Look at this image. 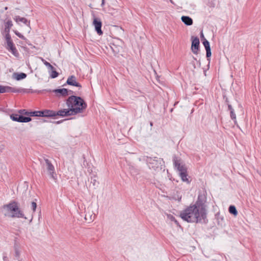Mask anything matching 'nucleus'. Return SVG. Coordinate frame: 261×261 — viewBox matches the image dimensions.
Listing matches in <instances>:
<instances>
[{"label": "nucleus", "mask_w": 261, "mask_h": 261, "mask_svg": "<svg viewBox=\"0 0 261 261\" xmlns=\"http://www.w3.org/2000/svg\"><path fill=\"white\" fill-rule=\"evenodd\" d=\"M117 10V8H112L111 7H110L109 9V10L110 11H112V10Z\"/></svg>", "instance_id": "ea45409f"}, {"label": "nucleus", "mask_w": 261, "mask_h": 261, "mask_svg": "<svg viewBox=\"0 0 261 261\" xmlns=\"http://www.w3.org/2000/svg\"><path fill=\"white\" fill-rule=\"evenodd\" d=\"M144 158L150 169H152L155 171L162 170V166L163 163L162 159L158 157L152 158L148 156H144Z\"/></svg>", "instance_id": "39448f33"}, {"label": "nucleus", "mask_w": 261, "mask_h": 261, "mask_svg": "<svg viewBox=\"0 0 261 261\" xmlns=\"http://www.w3.org/2000/svg\"><path fill=\"white\" fill-rule=\"evenodd\" d=\"M17 260H18V261H21V260H20L19 259H17Z\"/></svg>", "instance_id": "3c124183"}, {"label": "nucleus", "mask_w": 261, "mask_h": 261, "mask_svg": "<svg viewBox=\"0 0 261 261\" xmlns=\"http://www.w3.org/2000/svg\"><path fill=\"white\" fill-rule=\"evenodd\" d=\"M30 112L27 111L24 109L20 110L19 111V113L20 114H21V115H25L30 116Z\"/></svg>", "instance_id": "c756f323"}, {"label": "nucleus", "mask_w": 261, "mask_h": 261, "mask_svg": "<svg viewBox=\"0 0 261 261\" xmlns=\"http://www.w3.org/2000/svg\"><path fill=\"white\" fill-rule=\"evenodd\" d=\"M10 118L14 121L18 122H29L32 120L30 117H25L22 115L12 114L10 115Z\"/></svg>", "instance_id": "1a4fd4ad"}, {"label": "nucleus", "mask_w": 261, "mask_h": 261, "mask_svg": "<svg viewBox=\"0 0 261 261\" xmlns=\"http://www.w3.org/2000/svg\"><path fill=\"white\" fill-rule=\"evenodd\" d=\"M202 43H203L204 47H208V46H210L209 42L205 38H204V39L202 41Z\"/></svg>", "instance_id": "72a5a7b5"}, {"label": "nucleus", "mask_w": 261, "mask_h": 261, "mask_svg": "<svg viewBox=\"0 0 261 261\" xmlns=\"http://www.w3.org/2000/svg\"><path fill=\"white\" fill-rule=\"evenodd\" d=\"M2 211L5 216L7 215L6 212H12L13 214L12 217L24 218L23 212L19 208L18 203L15 201H12L8 204L4 205L2 207Z\"/></svg>", "instance_id": "7ed1b4c3"}, {"label": "nucleus", "mask_w": 261, "mask_h": 261, "mask_svg": "<svg viewBox=\"0 0 261 261\" xmlns=\"http://www.w3.org/2000/svg\"><path fill=\"white\" fill-rule=\"evenodd\" d=\"M74 112H75V110L71 109V108L61 109L58 111H56V116H58L62 117L74 115L75 114Z\"/></svg>", "instance_id": "9d476101"}, {"label": "nucleus", "mask_w": 261, "mask_h": 261, "mask_svg": "<svg viewBox=\"0 0 261 261\" xmlns=\"http://www.w3.org/2000/svg\"><path fill=\"white\" fill-rule=\"evenodd\" d=\"M202 43H203L204 47H208V46H210L209 42L205 38H204V39L202 41Z\"/></svg>", "instance_id": "473e14b6"}, {"label": "nucleus", "mask_w": 261, "mask_h": 261, "mask_svg": "<svg viewBox=\"0 0 261 261\" xmlns=\"http://www.w3.org/2000/svg\"><path fill=\"white\" fill-rule=\"evenodd\" d=\"M105 0H102L101 6L102 7L105 5Z\"/></svg>", "instance_id": "37998d69"}, {"label": "nucleus", "mask_w": 261, "mask_h": 261, "mask_svg": "<svg viewBox=\"0 0 261 261\" xmlns=\"http://www.w3.org/2000/svg\"><path fill=\"white\" fill-rule=\"evenodd\" d=\"M56 116V113L55 111L47 109L42 110V117L55 118Z\"/></svg>", "instance_id": "dca6fc26"}, {"label": "nucleus", "mask_w": 261, "mask_h": 261, "mask_svg": "<svg viewBox=\"0 0 261 261\" xmlns=\"http://www.w3.org/2000/svg\"><path fill=\"white\" fill-rule=\"evenodd\" d=\"M205 49L206 51H208V50H211L210 46H209L208 47H205Z\"/></svg>", "instance_id": "a19ab883"}, {"label": "nucleus", "mask_w": 261, "mask_h": 261, "mask_svg": "<svg viewBox=\"0 0 261 261\" xmlns=\"http://www.w3.org/2000/svg\"><path fill=\"white\" fill-rule=\"evenodd\" d=\"M206 201V197L204 195L199 194L198 196V198L195 204L193 205L196 206L199 211H201L202 213H207L206 212V205L205 202Z\"/></svg>", "instance_id": "423d86ee"}, {"label": "nucleus", "mask_w": 261, "mask_h": 261, "mask_svg": "<svg viewBox=\"0 0 261 261\" xmlns=\"http://www.w3.org/2000/svg\"><path fill=\"white\" fill-rule=\"evenodd\" d=\"M66 103L68 108L75 110V115L82 113L87 107L86 102L81 97L74 95L69 96Z\"/></svg>", "instance_id": "f03ea898"}, {"label": "nucleus", "mask_w": 261, "mask_h": 261, "mask_svg": "<svg viewBox=\"0 0 261 261\" xmlns=\"http://www.w3.org/2000/svg\"><path fill=\"white\" fill-rule=\"evenodd\" d=\"M207 213H202L201 211L196 206L190 205L184 210L180 212L181 218L189 223H201L202 221L205 222Z\"/></svg>", "instance_id": "f257e3e1"}, {"label": "nucleus", "mask_w": 261, "mask_h": 261, "mask_svg": "<svg viewBox=\"0 0 261 261\" xmlns=\"http://www.w3.org/2000/svg\"><path fill=\"white\" fill-rule=\"evenodd\" d=\"M51 70V74H50V77L51 78H53V79L57 77L58 76V75H59L58 72H57L54 69H53V70Z\"/></svg>", "instance_id": "c85d7f7f"}, {"label": "nucleus", "mask_w": 261, "mask_h": 261, "mask_svg": "<svg viewBox=\"0 0 261 261\" xmlns=\"http://www.w3.org/2000/svg\"><path fill=\"white\" fill-rule=\"evenodd\" d=\"M90 182L93 185L94 187L97 186L98 185V182L97 181L96 177H91L90 179Z\"/></svg>", "instance_id": "bb28decb"}, {"label": "nucleus", "mask_w": 261, "mask_h": 261, "mask_svg": "<svg viewBox=\"0 0 261 261\" xmlns=\"http://www.w3.org/2000/svg\"><path fill=\"white\" fill-rule=\"evenodd\" d=\"M150 126H152L153 125V123L152 122H150Z\"/></svg>", "instance_id": "a18cd8bd"}, {"label": "nucleus", "mask_w": 261, "mask_h": 261, "mask_svg": "<svg viewBox=\"0 0 261 261\" xmlns=\"http://www.w3.org/2000/svg\"><path fill=\"white\" fill-rule=\"evenodd\" d=\"M21 89H16L15 88L9 86H4L0 85V93H4L6 92L19 93L23 91Z\"/></svg>", "instance_id": "f8f14e48"}, {"label": "nucleus", "mask_w": 261, "mask_h": 261, "mask_svg": "<svg viewBox=\"0 0 261 261\" xmlns=\"http://www.w3.org/2000/svg\"><path fill=\"white\" fill-rule=\"evenodd\" d=\"M53 92L56 94H60L61 95L63 96H66L69 95V91L67 89L62 88V89H57L53 91Z\"/></svg>", "instance_id": "aec40b11"}, {"label": "nucleus", "mask_w": 261, "mask_h": 261, "mask_svg": "<svg viewBox=\"0 0 261 261\" xmlns=\"http://www.w3.org/2000/svg\"><path fill=\"white\" fill-rule=\"evenodd\" d=\"M5 38L7 41V48L11 51L14 56L18 57L19 53L13 43L10 35L6 34Z\"/></svg>", "instance_id": "0eeeda50"}, {"label": "nucleus", "mask_w": 261, "mask_h": 261, "mask_svg": "<svg viewBox=\"0 0 261 261\" xmlns=\"http://www.w3.org/2000/svg\"><path fill=\"white\" fill-rule=\"evenodd\" d=\"M212 55L211 50L206 51V57L208 61L210 60V57Z\"/></svg>", "instance_id": "f704fd0d"}, {"label": "nucleus", "mask_w": 261, "mask_h": 261, "mask_svg": "<svg viewBox=\"0 0 261 261\" xmlns=\"http://www.w3.org/2000/svg\"><path fill=\"white\" fill-rule=\"evenodd\" d=\"M39 161L42 165V174L46 172L50 178L56 179V174L55 167L51 162L45 156L39 159Z\"/></svg>", "instance_id": "20e7f679"}, {"label": "nucleus", "mask_w": 261, "mask_h": 261, "mask_svg": "<svg viewBox=\"0 0 261 261\" xmlns=\"http://www.w3.org/2000/svg\"><path fill=\"white\" fill-rule=\"evenodd\" d=\"M168 218L171 220L172 221H174L176 224L178 225V223L177 222V221L176 220V219L175 218V217L171 215H168Z\"/></svg>", "instance_id": "2f4dec72"}, {"label": "nucleus", "mask_w": 261, "mask_h": 261, "mask_svg": "<svg viewBox=\"0 0 261 261\" xmlns=\"http://www.w3.org/2000/svg\"><path fill=\"white\" fill-rule=\"evenodd\" d=\"M93 24L95 27V30L97 33L99 35L102 34V31H101L102 23L100 19L98 18H94L93 20Z\"/></svg>", "instance_id": "ddd939ff"}, {"label": "nucleus", "mask_w": 261, "mask_h": 261, "mask_svg": "<svg viewBox=\"0 0 261 261\" xmlns=\"http://www.w3.org/2000/svg\"><path fill=\"white\" fill-rule=\"evenodd\" d=\"M66 83L69 85L73 86L79 88H81L82 87L81 84L76 81V77L74 75H71L69 76L67 79Z\"/></svg>", "instance_id": "2eb2a0df"}, {"label": "nucleus", "mask_w": 261, "mask_h": 261, "mask_svg": "<svg viewBox=\"0 0 261 261\" xmlns=\"http://www.w3.org/2000/svg\"><path fill=\"white\" fill-rule=\"evenodd\" d=\"M225 102L227 103V105H228V104H229V101H228V98H226Z\"/></svg>", "instance_id": "c03bdc74"}, {"label": "nucleus", "mask_w": 261, "mask_h": 261, "mask_svg": "<svg viewBox=\"0 0 261 261\" xmlns=\"http://www.w3.org/2000/svg\"><path fill=\"white\" fill-rule=\"evenodd\" d=\"M181 21L187 25H191L193 24V19L188 16H182Z\"/></svg>", "instance_id": "412c9836"}, {"label": "nucleus", "mask_w": 261, "mask_h": 261, "mask_svg": "<svg viewBox=\"0 0 261 261\" xmlns=\"http://www.w3.org/2000/svg\"><path fill=\"white\" fill-rule=\"evenodd\" d=\"M200 38H201L202 41L203 40L204 38H205L202 32L200 33Z\"/></svg>", "instance_id": "4c0bfd02"}, {"label": "nucleus", "mask_w": 261, "mask_h": 261, "mask_svg": "<svg viewBox=\"0 0 261 261\" xmlns=\"http://www.w3.org/2000/svg\"><path fill=\"white\" fill-rule=\"evenodd\" d=\"M27 74L23 72H14L12 74V78L17 81H20L25 79L27 77Z\"/></svg>", "instance_id": "a211bd4d"}, {"label": "nucleus", "mask_w": 261, "mask_h": 261, "mask_svg": "<svg viewBox=\"0 0 261 261\" xmlns=\"http://www.w3.org/2000/svg\"><path fill=\"white\" fill-rule=\"evenodd\" d=\"M193 65H194V68H195V64H193Z\"/></svg>", "instance_id": "8fccbe9b"}, {"label": "nucleus", "mask_w": 261, "mask_h": 261, "mask_svg": "<svg viewBox=\"0 0 261 261\" xmlns=\"http://www.w3.org/2000/svg\"><path fill=\"white\" fill-rule=\"evenodd\" d=\"M173 163L175 167L177 169L179 174L182 172H187V168L185 165L182 163L181 160L178 157L175 156L174 157Z\"/></svg>", "instance_id": "6e6552de"}, {"label": "nucleus", "mask_w": 261, "mask_h": 261, "mask_svg": "<svg viewBox=\"0 0 261 261\" xmlns=\"http://www.w3.org/2000/svg\"><path fill=\"white\" fill-rule=\"evenodd\" d=\"M228 110L230 111V112H231V111H234V109L232 108V106L230 104H228Z\"/></svg>", "instance_id": "e433bc0d"}, {"label": "nucleus", "mask_w": 261, "mask_h": 261, "mask_svg": "<svg viewBox=\"0 0 261 261\" xmlns=\"http://www.w3.org/2000/svg\"><path fill=\"white\" fill-rule=\"evenodd\" d=\"M230 116L231 119L234 121V124H237L236 115L234 113V111H231V112H230Z\"/></svg>", "instance_id": "cd10ccee"}, {"label": "nucleus", "mask_w": 261, "mask_h": 261, "mask_svg": "<svg viewBox=\"0 0 261 261\" xmlns=\"http://www.w3.org/2000/svg\"><path fill=\"white\" fill-rule=\"evenodd\" d=\"M14 20L17 22L19 23V22H21L27 25V26L30 27V21L28 20L24 17H20L19 16H15L14 17Z\"/></svg>", "instance_id": "6ab92c4d"}, {"label": "nucleus", "mask_w": 261, "mask_h": 261, "mask_svg": "<svg viewBox=\"0 0 261 261\" xmlns=\"http://www.w3.org/2000/svg\"><path fill=\"white\" fill-rule=\"evenodd\" d=\"M193 58L194 60H196V58H195V57H193Z\"/></svg>", "instance_id": "09e8293b"}, {"label": "nucleus", "mask_w": 261, "mask_h": 261, "mask_svg": "<svg viewBox=\"0 0 261 261\" xmlns=\"http://www.w3.org/2000/svg\"><path fill=\"white\" fill-rule=\"evenodd\" d=\"M191 50L194 54H198L199 50V39L197 37H192Z\"/></svg>", "instance_id": "9b49d317"}, {"label": "nucleus", "mask_w": 261, "mask_h": 261, "mask_svg": "<svg viewBox=\"0 0 261 261\" xmlns=\"http://www.w3.org/2000/svg\"><path fill=\"white\" fill-rule=\"evenodd\" d=\"M43 122H48V121H47V120H43Z\"/></svg>", "instance_id": "de8ad7c7"}, {"label": "nucleus", "mask_w": 261, "mask_h": 261, "mask_svg": "<svg viewBox=\"0 0 261 261\" xmlns=\"http://www.w3.org/2000/svg\"><path fill=\"white\" fill-rule=\"evenodd\" d=\"M42 61L43 62L44 64L48 67V68L50 70L54 69V67L48 62L45 61L44 59L42 58Z\"/></svg>", "instance_id": "a878e982"}, {"label": "nucleus", "mask_w": 261, "mask_h": 261, "mask_svg": "<svg viewBox=\"0 0 261 261\" xmlns=\"http://www.w3.org/2000/svg\"><path fill=\"white\" fill-rule=\"evenodd\" d=\"M7 9H8V7H6L5 8V10H7Z\"/></svg>", "instance_id": "49530a36"}, {"label": "nucleus", "mask_w": 261, "mask_h": 261, "mask_svg": "<svg viewBox=\"0 0 261 261\" xmlns=\"http://www.w3.org/2000/svg\"><path fill=\"white\" fill-rule=\"evenodd\" d=\"M69 95L72 94L73 93V91L72 90H68Z\"/></svg>", "instance_id": "79ce46f5"}, {"label": "nucleus", "mask_w": 261, "mask_h": 261, "mask_svg": "<svg viewBox=\"0 0 261 261\" xmlns=\"http://www.w3.org/2000/svg\"><path fill=\"white\" fill-rule=\"evenodd\" d=\"M66 120V119L56 121V122H54V123L56 124H60V123H62L64 120Z\"/></svg>", "instance_id": "58836bf2"}, {"label": "nucleus", "mask_w": 261, "mask_h": 261, "mask_svg": "<svg viewBox=\"0 0 261 261\" xmlns=\"http://www.w3.org/2000/svg\"><path fill=\"white\" fill-rule=\"evenodd\" d=\"M228 211L230 214H233L234 216H237L238 214V211L234 205H230L228 208Z\"/></svg>", "instance_id": "b1692460"}, {"label": "nucleus", "mask_w": 261, "mask_h": 261, "mask_svg": "<svg viewBox=\"0 0 261 261\" xmlns=\"http://www.w3.org/2000/svg\"><path fill=\"white\" fill-rule=\"evenodd\" d=\"M13 26L12 22L11 20H8L5 24V32L6 34H9L11 28Z\"/></svg>", "instance_id": "4be33fe9"}, {"label": "nucleus", "mask_w": 261, "mask_h": 261, "mask_svg": "<svg viewBox=\"0 0 261 261\" xmlns=\"http://www.w3.org/2000/svg\"><path fill=\"white\" fill-rule=\"evenodd\" d=\"M31 207L33 210V212H35L37 207V204L35 201H33L31 202Z\"/></svg>", "instance_id": "7c9ffc66"}, {"label": "nucleus", "mask_w": 261, "mask_h": 261, "mask_svg": "<svg viewBox=\"0 0 261 261\" xmlns=\"http://www.w3.org/2000/svg\"><path fill=\"white\" fill-rule=\"evenodd\" d=\"M179 175H180V176L183 181H187V182H189V180L187 178V176H188L187 172H184V173L182 172V173L179 174Z\"/></svg>", "instance_id": "393cba45"}, {"label": "nucleus", "mask_w": 261, "mask_h": 261, "mask_svg": "<svg viewBox=\"0 0 261 261\" xmlns=\"http://www.w3.org/2000/svg\"><path fill=\"white\" fill-rule=\"evenodd\" d=\"M14 248L15 251V256L17 259H19L20 255V245L16 241H15Z\"/></svg>", "instance_id": "f3484780"}, {"label": "nucleus", "mask_w": 261, "mask_h": 261, "mask_svg": "<svg viewBox=\"0 0 261 261\" xmlns=\"http://www.w3.org/2000/svg\"><path fill=\"white\" fill-rule=\"evenodd\" d=\"M14 33L20 38H21L22 39H25V37L22 35H21L20 33H19L17 31H14Z\"/></svg>", "instance_id": "c9c22d12"}, {"label": "nucleus", "mask_w": 261, "mask_h": 261, "mask_svg": "<svg viewBox=\"0 0 261 261\" xmlns=\"http://www.w3.org/2000/svg\"><path fill=\"white\" fill-rule=\"evenodd\" d=\"M31 117H42V110L38 111H31L30 112Z\"/></svg>", "instance_id": "5701e85b"}, {"label": "nucleus", "mask_w": 261, "mask_h": 261, "mask_svg": "<svg viewBox=\"0 0 261 261\" xmlns=\"http://www.w3.org/2000/svg\"><path fill=\"white\" fill-rule=\"evenodd\" d=\"M95 217V215L89 208H87V209L85 210V219L89 223L93 221Z\"/></svg>", "instance_id": "4468645a"}]
</instances>
